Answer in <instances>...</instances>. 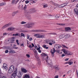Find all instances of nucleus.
I'll return each mask as SVG.
<instances>
[{
  "label": "nucleus",
  "mask_w": 78,
  "mask_h": 78,
  "mask_svg": "<svg viewBox=\"0 0 78 78\" xmlns=\"http://www.w3.org/2000/svg\"><path fill=\"white\" fill-rule=\"evenodd\" d=\"M64 37H65V35L63 34L60 36L59 38H60V39H62V38H63Z\"/></svg>",
  "instance_id": "nucleus-18"
},
{
  "label": "nucleus",
  "mask_w": 78,
  "mask_h": 78,
  "mask_svg": "<svg viewBox=\"0 0 78 78\" xmlns=\"http://www.w3.org/2000/svg\"><path fill=\"white\" fill-rule=\"evenodd\" d=\"M62 51H63L64 53L66 55V56L71 55H72V53L69 51H67L66 50L64 49H62Z\"/></svg>",
  "instance_id": "nucleus-4"
},
{
  "label": "nucleus",
  "mask_w": 78,
  "mask_h": 78,
  "mask_svg": "<svg viewBox=\"0 0 78 78\" xmlns=\"http://www.w3.org/2000/svg\"><path fill=\"white\" fill-rule=\"evenodd\" d=\"M22 71L24 73H27V70L24 68L22 70Z\"/></svg>",
  "instance_id": "nucleus-19"
},
{
  "label": "nucleus",
  "mask_w": 78,
  "mask_h": 78,
  "mask_svg": "<svg viewBox=\"0 0 78 78\" xmlns=\"http://www.w3.org/2000/svg\"><path fill=\"white\" fill-rule=\"evenodd\" d=\"M17 36H19V37H21V34L20 33H17Z\"/></svg>",
  "instance_id": "nucleus-36"
},
{
  "label": "nucleus",
  "mask_w": 78,
  "mask_h": 78,
  "mask_svg": "<svg viewBox=\"0 0 78 78\" xmlns=\"http://www.w3.org/2000/svg\"><path fill=\"white\" fill-rule=\"evenodd\" d=\"M17 68H16L15 71L12 73L11 75V78H15L16 76H17Z\"/></svg>",
  "instance_id": "nucleus-3"
},
{
  "label": "nucleus",
  "mask_w": 78,
  "mask_h": 78,
  "mask_svg": "<svg viewBox=\"0 0 78 78\" xmlns=\"http://www.w3.org/2000/svg\"><path fill=\"white\" fill-rule=\"evenodd\" d=\"M62 47H64V48H67V49H68V47L66 46L64 44H62Z\"/></svg>",
  "instance_id": "nucleus-31"
},
{
  "label": "nucleus",
  "mask_w": 78,
  "mask_h": 78,
  "mask_svg": "<svg viewBox=\"0 0 78 78\" xmlns=\"http://www.w3.org/2000/svg\"><path fill=\"white\" fill-rule=\"evenodd\" d=\"M12 23H9L8 24H7L4 26L3 27H2V28H3V29L5 28H7V27H9L10 26V25H11Z\"/></svg>",
  "instance_id": "nucleus-9"
},
{
  "label": "nucleus",
  "mask_w": 78,
  "mask_h": 78,
  "mask_svg": "<svg viewBox=\"0 0 78 78\" xmlns=\"http://www.w3.org/2000/svg\"><path fill=\"white\" fill-rule=\"evenodd\" d=\"M54 6H59V4H56L55 3V4H54Z\"/></svg>",
  "instance_id": "nucleus-39"
},
{
  "label": "nucleus",
  "mask_w": 78,
  "mask_h": 78,
  "mask_svg": "<svg viewBox=\"0 0 78 78\" xmlns=\"http://www.w3.org/2000/svg\"><path fill=\"white\" fill-rule=\"evenodd\" d=\"M27 6V5H25L24 7V9H26Z\"/></svg>",
  "instance_id": "nucleus-59"
},
{
  "label": "nucleus",
  "mask_w": 78,
  "mask_h": 78,
  "mask_svg": "<svg viewBox=\"0 0 78 78\" xmlns=\"http://www.w3.org/2000/svg\"><path fill=\"white\" fill-rule=\"evenodd\" d=\"M42 47L44 48H46V49H48V47H47V45H46L45 44L43 45L42 46Z\"/></svg>",
  "instance_id": "nucleus-23"
},
{
  "label": "nucleus",
  "mask_w": 78,
  "mask_h": 78,
  "mask_svg": "<svg viewBox=\"0 0 78 78\" xmlns=\"http://www.w3.org/2000/svg\"><path fill=\"white\" fill-rule=\"evenodd\" d=\"M3 74V73H0V78H2V75Z\"/></svg>",
  "instance_id": "nucleus-62"
},
{
  "label": "nucleus",
  "mask_w": 78,
  "mask_h": 78,
  "mask_svg": "<svg viewBox=\"0 0 78 78\" xmlns=\"http://www.w3.org/2000/svg\"><path fill=\"white\" fill-rule=\"evenodd\" d=\"M34 32H39V30H33Z\"/></svg>",
  "instance_id": "nucleus-40"
},
{
  "label": "nucleus",
  "mask_w": 78,
  "mask_h": 78,
  "mask_svg": "<svg viewBox=\"0 0 78 78\" xmlns=\"http://www.w3.org/2000/svg\"><path fill=\"white\" fill-rule=\"evenodd\" d=\"M76 73L77 74V77H78V70L76 71Z\"/></svg>",
  "instance_id": "nucleus-61"
},
{
  "label": "nucleus",
  "mask_w": 78,
  "mask_h": 78,
  "mask_svg": "<svg viewBox=\"0 0 78 78\" xmlns=\"http://www.w3.org/2000/svg\"><path fill=\"white\" fill-rule=\"evenodd\" d=\"M23 78H30V77L29 75H27V74H26V75H24L23 76Z\"/></svg>",
  "instance_id": "nucleus-13"
},
{
  "label": "nucleus",
  "mask_w": 78,
  "mask_h": 78,
  "mask_svg": "<svg viewBox=\"0 0 78 78\" xmlns=\"http://www.w3.org/2000/svg\"><path fill=\"white\" fill-rule=\"evenodd\" d=\"M55 78H58V76H55Z\"/></svg>",
  "instance_id": "nucleus-64"
},
{
  "label": "nucleus",
  "mask_w": 78,
  "mask_h": 78,
  "mask_svg": "<svg viewBox=\"0 0 78 78\" xmlns=\"http://www.w3.org/2000/svg\"><path fill=\"white\" fill-rule=\"evenodd\" d=\"M41 61L39 60L38 61V64L39 65H41Z\"/></svg>",
  "instance_id": "nucleus-55"
},
{
  "label": "nucleus",
  "mask_w": 78,
  "mask_h": 78,
  "mask_svg": "<svg viewBox=\"0 0 78 78\" xmlns=\"http://www.w3.org/2000/svg\"><path fill=\"white\" fill-rule=\"evenodd\" d=\"M14 29H15V28H14V27H11V31H12L14 30Z\"/></svg>",
  "instance_id": "nucleus-43"
},
{
  "label": "nucleus",
  "mask_w": 78,
  "mask_h": 78,
  "mask_svg": "<svg viewBox=\"0 0 78 78\" xmlns=\"http://www.w3.org/2000/svg\"><path fill=\"white\" fill-rule=\"evenodd\" d=\"M9 52V51H8V50H6L5 51V53H8Z\"/></svg>",
  "instance_id": "nucleus-48"
},
{
  "label": "nucleus",
  "mask_w": 78,
  "mask_h": 78,
  "mask_svg": "<svg viewBox=\"0 0 78 78\" xmlns=\"http://www.w3.org/2000/svg\"><path fill=\"white\" fill-rule=\"evenodd\" d=\"M9 51V53H12V50H10Z\"/></svg>",
  "instance_id": "nucleus-58"
},
{
  "label": "nucleus",
  "mask_w": 78,
  "mask_h": 78,
  "mask_svg": "<svg viewBox=\"0 0 78 78\" xmlns=\"http://www.w3.org/2000/svg\"><path fill=\"white\" fill-rule=\"evenodd\" d=\"M51 42H53V44H55V41L53 40H48L46 41V43L48 44V43H50Z\"/></svg>",
  "instance_id": "nucleus-6"
},
{
  "label": "nucleus",
  "mask_w": 78,
  "mask_h": 78,
  "mask_svg": "<svg viewBox=\"0 0 78 78\" xmlns=\"http://www.w3.org/2000/svg\"><path fill=\"white\" fill-rule=\"evenodd\" d=\"M30 36L28 34H27V39H29V38H30Z\"/></svg>",
  "instance_id": "nucleus-37"
},
{
  "label": "nucleus",
  "mask_w": 78,
  "mask_h": 78,
  "mask_svg": "<svg viewBox=\"0 0 78 78\" xmlns=\"http://www.w3.org/2000/svg\"><path fill=\"white\" fill-rule=\"evenodd\" d=\"M7 34H7V33H4L3 34V36H5V35H7Z\"/></svg>",
  "instance_id": "nucleus-54"
},
{
  "label": "nucleus",
  "mask_w": 78,
  "mask_h": 78,
  "mask_svg": "<svg viewBox=\"0 0 78 78\" xmlns=\"http://www.w3.org/2000/svg\"><path fill=\"white\" fill-rule=\"evenodd\" d=\"M21 37H25V35L23 33H21Z\"/></svg>",
  "instance_id": "nucleus-26"
},
{
  "label": "nucleus",
  "mask_w": 78,
  "mask_h": 78,
  "mask_svg": "<svg viewBox=\"0 0 78 78\" xmlns=\"http://www.w3.org/2000/svg\"><path fill=\"white\" fill-rule=\"evenodd\" d=\"M8 31H11V27L8 28Z\"/></svg>",
  "instance_id": "nucleus-49"
},
{
  "label": "nucleus",
  "mask_w": 78,
  "mask_h": 78,
  "mask_svg": "<svg viewBox=\"0 0 78 78\" xmlns=\"http://www.w3.org/2000/svg\"><path fill=\"white\" fill-rule=\"evenodd\" d=\"M15 69L13 65L10 66L9 69L8 73H12L13 71H15Z\"/></svg>",
  "instance_id": "nucleus-2"
},
{
  "label": "nucleus",
  "mask_w": 78,
  "mask_h": 78,
  "mask_svg": "<svg viewBox=\"0 0 78 78\" xmlns=\"http://www.w3.org/2000/svg\"><path fill=\"white\" fill-rule=\"evenodd\" d=\"M32 40H33V38H31V37L30 38L29 41H32Z\"/></svg>",
  "instance_id": "nucleus-57"
},
{
  "label": "nucleus",
  "mask_w": 78,
  "mask_h": 78,
  "mask_svg": "<svg viewBox=\"0 0 78 78\" xmlns=\"http://www.w3.org/2000/svg\"><path fill=\"white\" fill-rule=\"evenodd\" d=\"M18 13V11H15L13 12L12 13V16H14L15 14H16Z\"/></svg>",
  "instance_id": "nucleus-14"
},
{
  "label": "nucleus",
  "mask_w": 78,
  "mask_h": 78,
  "mask_svg": "<svg viewBox=\"0 0 78 78\" xmlns=\"http://www.w3.org/2000/svg\"><path fill=\"white\" fill-rule=\"evenodd\" d=\"M27 18L29 20H31V17H30L29 16H27Z\"/></svg>",
  "instance_id": "nucleus-32"
},
{
  "label": "nucleus",
  "mask_w": 78,
  "mask_h": 78,
  "mask_svg": "<svg viewBox=\"0 0 78 78\" xmlns=\"http://www.w3.org/2000/svg\"><path fill=\"white\" fill-rule=\"evenodd\" d=\"M15 1H16V0H12V5H14V4Z\"/></svg>",
  "instance_id": "nucleus-33"
},
{
  "label": "nucleus",
  "mask_w": 78,
  "mask_h": 78,
  "mask_svg": "<svg viewBox=\"0 0 78 78\" xmlns=\"http://www.w3.org/2000/svg\"><path fill=\"white\" fill-rule=\"evenodd\" d=\"M65 30L66 31H69L71 30L72 29L69 27H67L65 28Z\"/></svg>",
  "instance_id": "nucleus-15"
},
{
  "label": "nucleus",
  "mask_w": 78,
  "mask_h": 78,
  "mask_svg": "<svg viewBox=\"0 0 78 78\" xmlns=\"http://www.w3.org/2000/svg\"><path fill=\"white\" fill-rule=\"evenodd\" d=\"M16 76L18 78H21V77H22V73H21V72H20V71H19L18 74H17Z\"/></svg>",
  "instance_id": "nucleus-11"
},
{
  "label": "nucleus",
  "mask_w": 78,
  "mask_h": 78,
  "mask_svg": "<svg viewBox=\"0 0 78 78\" xmlns=\"http://www.w3.org/2000/svg\"><path fill=\"white\" fill-rule=\"evenodd\" d=\"M69 35L68 34H66L65 36V38H69Z\"/></svg>",
  "instance_id": "nucleus-27"
},
{
  "label": "nucleus",
  "mask_w": 78,
  "mask_h": 78,
  "mask_svg": "<svg viewBox=\"0 0 78 78\" xmlns=\"http://www.w3.org/2000/svg\"><path fill=\"white\" fill-rule=\"evenodd\" d=\"M76 8L78 9V4H77L76 6Z\"/></svg>",
  "instance_id": "nucleus-63"
},
{
  "label": "nucleus",
  "mask_w": 78,
  "mask_h": 78,
  "mask_svg": "<svg viewBox=\"0 0 78 78\" xmlns=\"http://www.w3.org/2000/svg\"><path fill=\"white\" fill-rule=\"evenodd\" d=\"M1 78H7V77L5 76H2Z\"/></svg>",
  "instance_id": "nucleus-50"
},
{
  "label": "nucleus",
  "mask_w": 78,
  "mask_h": 78,
  "mask_svg": "<svg viewBox=\"0 0 78 78\" xmlns=\"http://www.w3.org/2000/svg\"><path fill=\"white\" fill-rule=\"evenodd\" d=\"M61 47V46L58 44H56L55 45V48H56L57 49L59 48H60Z\"/></svg>",
  "instance_id": "nucleus-12"
},
{
  "label": "nucleus",
  "mask_w": 78,
  "mask_h": 78,
  "mask_svg": "<svg viewBox=\"0 0 78 78\" xmlns=\"http://www.w3.org/2000/svg\"><path fill=\"white\" fill-rule=\"evenodd\" d=\"M7 66H8L6 65V64L4 63L2 66L3 69H4V70H8V69L7 68Z\"/></svg>",
  "instance_id": "nucleus-7"
},
{
  "label": "nucleus",
  "mask_w": 78,
  "mask_h": 78,
  "mask_svg": "<svg viewBox=\"0 0 78 78\" xmlns=\"http://www.w3.org/2000/svg\"><path fill=\"white\" fill-rule=\"evenodd\" d=\"M59 7L61 8H62V4L61 5H59Z\"/></svg>",
  "instance_id": "nucleus-56"
},
{
  "label": "nucleus",
  "mask_w": 78,
  "mask_h": 78,
  "mask_svg": "<svg viewBox=\"0 0 78 78\" xmlns=\"http://www.w3.org/2000/svg\"><path fill=\"white\" fill-rule=\"evenodd\" d=\"M41 48L40 47L39 48H36V50H40V49Z\"/></svg>",
  "instance_id": "nucleus-53"
},
{
  "label": "nucleus",
  "mask_w": 78,
  "mask_h": 78,
  "mask_svg": "<svg viewBox=\"0 0 78 78\" xmlns=\"http://www.w3.org/2000/svg\"><path fill=\"white\" fill-rule=\"evenodd\" d=\"M36 12V10L34 9H30L29 10V13L30 14H33V13H34V12Z\"/></svg>",
  "instance_id": "nucleus-8"
},
{
  "label": "nucleus",
  "mask_w": 78,
  "mask_h": 78,
  "mask_svg": "<svg viewBox=\"0 0 78 78\" xmlns=\"http://www.w3.org/2000/svg\"><path fill=\"white\" fill-rule=\"evenodd\" d=\"M55 68L56 70H59V69H60V68L59 67V66H56L55 67Z\"/></svg>",
  "instance_id": "nucleus-22"
},
{
  "label": "nucleus",
  "mask_w": 78,
  "mask_h": 78,
  "mask_svg": "<svg viewBox=\"0 0 78 78\" xmlns=\"http://www.w3.org/2000/svg\"><path fill=\"white\" fill-rule=\"evenodd\" d=\"M48 34H51L53 35H56V34L55 33H49Z\"/></svg>",
  "instance_id": "nucleus-25"
},
{
  "label": "nucleus",
  "mask_w": 78,
  "mask_h": 78,
  "mask_svg": "<svg viewBox=\"0 0 78 78\" xmlns=\"http://www.w3.org/2000/svg\"><path fill=\"white\" fill-rule=\"evenodd\" d=\"M34 25V23H29L25 24V27L26 28H31L32 27H33Z\"/></svg>",
  "instance_id": "nucleus-5"
},
{
  "label": "nucleus",
  "mask_w": 78,
  "mask_h": 78,
  "mask_svg": "<svg viewBox=\"0 0 78 78\" xmlns=\"http://www.w3.org/2000/svg\"><path fill=\"white\" fill-rule=\"evenodd\" d=\"M48 7V5L47 4H45L43 5V8H47Z\"/></svg>",
  "instance_id": "nucleus-29"
},
{
  "label": "nucleus",
  "mask_w": 78,
  "mask_h": 78,
  "mask_svg": "<svg viewBox=\"0 0 78 78\" xmlns=\"http://www.w3.org/2000/svg\"><path fill=\"white\" fill-rule=\"evenodd\" d=\"M54 53L52 52V53H51V56L52 57H54Z\"/></svg>",
  "instance_id": "nucleus-46"
},
{
  "label": "nucleus",
  "mask_w": 78,
  "mask_h": 78,
  "mask_svg": "<svg viewBox=\"0 0 78 78\" xmlns=\"http://www.w3.org/2000/svg\"><path fill=\"white\" fill-rule=\"evenodd\" d=\"M15 38V37H12L11 38V41H14Z\"/></svg>",
  "instance_id": "nucleus-30"
},
{
  "label": "nucleus",
  "mask_w": 78,
  "mask_h": 78,
  "mask_svg": "<svg viewBox=\"0 0 78 78\" xmlns=\"http://www.w3.org/2000/svg\"><path fill=\"white\" fill-rule=\"evenodd\" d=\"M73 11L74 14H76L78 16V9L77 8L74 9H73Z\"/></svg>",
  "instance_id": "nucleus-10"
},
{
  "label": "nucleus",
  "mask_w": 78,
  "mask_h": 78,
  "mask_svg": "<svg viewBox=\"0 0 78 78\" xmlns=\"http://www.w3.org/2000/svg\"><path fill=\"white\" fill-rule=\"evenodd\" d=\"M33 51L35 54V55H37V51H36V49H34V50Z\"/></svg>",
  "instance_id": "nucleus-21"
},
{
  "label": "nucleus",
  "mask_w": 78,
  "mask_h": 78,
  "mask_svg": "<svg viewBox=\"0 0 78 78\" xmlns=\"http://www.w3.org/2000/svg\"><path fill=\"white\" fill-rule=\"evenodd\" d=\"M68 64L69 65H72V64H73V62H68Z\"/></svg>",
  "instance_id": "nucleus-28"
},
{
  "label": "nucleus",
  "mask_w": 78,
  "mask_h": 78,
  "mask_svg": "<svg viewBox=\"0 0 78 78\" xmlns=\"http://www.w3.org/2000/svg\"><path fill=\"white\" fill-rule=\"evenodd\" d=\"M55 51H56V52H57V53H59V50L58 49H57Z\"/></svg>",
  "instance_id": "nucleus-51"
},
{
  "label": "nucleus",
  "mask_w": 78,
  "mask_h": 78,
  "mask_svg": "<svg viewBox=\"0 0 78 78\" xmlns=\"http://www.w3.org/2000/svg\"><path fill=\"white\" fill-rule=\"evenodd\" d=\"M26 56H27V58H30V55L29 54H27Z\"/></svg>",
  "instance_id": "nucleus-47"
},
{
  "label": "nucleus",
  "mask_w": 78,
  "mask_h": 78,
  "mask_svg": "<svg viewBox=\"0 0 78 78\" xmlns=\"http://www.w3.org/2000/svg\"><path fill=\"white\" fill-rule=\"evenodd\" d=\"M59 25H62V26H64L65 25V24H64V23H60V24H59Z\"/></svg>",
  "instance_id": "nucleus-44"
},
{
  "label": "nucleus",
  "mask_w": 78,
  "mask_h": 78,
  "mask_svg": "<svg viewBox=\"0 0 78 78\" xmlns=\"http://www.w3.org/2000/svg\"><path fill=\"white\" fill-rule=\"evenodd\" d=\"M55 43H53V42H51V43H49V44L50 45H52L53 44H54Z\"/></svg>",
  "instance_id": "nucleus-42"
},
{
  "label": "nucleus",
  "mask_w": 78,
  "mask_h": 78,
  "mask_svg": "<svg viewBox=\"0 0 78 78\" xmlns=\"http://www.w3.org/2000/svg\"><path fill=\"white\" fill-rule=\"evenodd\" d=\"M39 34H35L34 35V36H39Z\"/></svg>",
  "instance_id": "nucleus-52"
},
{
  "label": "nucleus",
  "mask_w": 78,
  "mask_h": 78,
  "mask_svg": "<svg viewBox=\"0 0 78 78\" xmlns=\"http://www.w3.org/2000/svg\"><path fill=\"white\" fill-rule=\"evenodd\" d=\"M13 36H17V33L16 34H13L12 35Z\"/></svg>",
  "instance_id": "nucleus-45"
},
{
  "label": "nucleus",
  "mask_w": 78,
  "mask_h": 78,
  "mask_svg": "<svg viewBox=\"0 0 78 78\" xmlns=\"http://www.w3.org/2000/svg\"><path fill=\"white\" fill-rule=\"evenodd\" d=\"M55 17H56V19H58V18H59V16H58V15H56Z\"/></svg>",
  "instance_id": "nucleus-35"
},
{
  "label": "nucleus",
  "mask_w": 78,
  "mask_h": 78,
  "mask_svg": "<svg viewBox=\"0 0 78 78\" xmlns=\"http://www.w3.org/2000/svg\"><path fill=\"white\" fill-rule=\"evenodd\" d=\"M25 3L26 4H27V3H29V2H30V1H29V0H27V1H26L25 2Z\"/></svg>",
  "instance_id": "nucleus-38"
},
{
  "label": "nucleus",
  "mask_w": 78,
  "mask_h": 78,
  "mask_svg": "<svg viewBox=\"0 0 78 78\" xmlns=\"http://www.w3.org/2000/svg\"><path fill=\"white\" fill-rule=\"evenodd\" d=\"M21 24H25V23H26V22H24V21H22L21 23Z\"/></svg>",
  "instance_id": "nucleus-34"
},
{
  "label": "nucleus",
  "mask_w": 78,
  "mask_h": 78,
  "mask_svg": "<svg viewBox=\"0 0 78 78\" xmlns=\"http://www.w3.org/2000/svg\"><path fill=\"white\" fill-rule=\"evenodd\" d=\"M35 57L37 59V61H40V59H39V58L37 56V55H35Z\"/></svg>",
  "instance_id": "nucleus-20"
},
{
  "label": "nucleus",
  "mask_w": 78,
  "mask_h": 78,
  "mask_svg": "<svg viewBox=\"0 0 78 78\" xmlns=\"http://www.w3.org/2000/svg\"><path fill=\"white\" fill-rule=\"evenodd\" d=\"M46 32V31L44 30H38V32Z\"/></svg>",
  "instance_id": "nucleus-24"
},
{
  "label": "nucleus",
  "mask_w": 78,
  "mask_h": 78,
  "mask_svg": "<svg viewBox=\"0 0 78 78\" xmlns=\"http://www.w3.org/2000/svg\"><path fill=\"white\" fill-rule=\"evenodd\" d=\"M40 38H43L44 37V35H40Z\"/></svg>",
  "instance_id": "nucleus-41"
},
{
  "label": "nucleus",
  "mask_w": 78,
  "mask_h": 78,
  "mask_svg": "<svg viewBox=\"0 0 78 78\" xmlns=\"http://www.w3.org/2000/svg\"><path fill=\"white\" fill-rule=\"evenodd\" d=\"M31 3H36L35 2H34V0H32V1L31 2Z\"/></svg>",
  "instance_id": "nucleus-60"
},
{
  "label": "nucleus",
  "mask_w": 78,
  "mask_h": 78,
  "mask_svg": "<svg viewBox=\"0 0 78 78\" xmlns=\"http://www.w3.org/2000/svg\"><path fill=\"white\" fill-rule=\"evenodd\" d=\"M45 56H46L45 59L47 65L52 66V62L50 58H48V56H47V55L42 53L41 55V57L42 59H44Z\"/></svg>",
  "instance_id": "nucleus-1"
},
{
  "label": "nucleus",
  "mask_w": 78,
  "mask_h": 78,
  "mask_svg": "<svg viewBox=\"0 0 78 78\" xmlns=\"http://www.w3.org/2000/svg\"><path fill=\"white\" fill-rule=\"evenodd\" d=\"M6 5L5 2H2L0 3V6H5Z\"/></svg>",
  "instance_id": "nucleus-16"
},
{
  "label": "nucleus",
  "mask_w": 78,
  "mask_h": 78,
  "mask_svg": "<svg viewBox=\"0 0 78 78\" xmlns=\"http://www.w3.org/2000/svg\"><path fill=\"white\" fill-rule=\"evenodd\" d=\"M50 51L51 53H52H52H55L56 52V50H55V48H54L53 49H51Z\"/></svg>",
  "instance_id": "nucleus-17"
}]
</instances>
